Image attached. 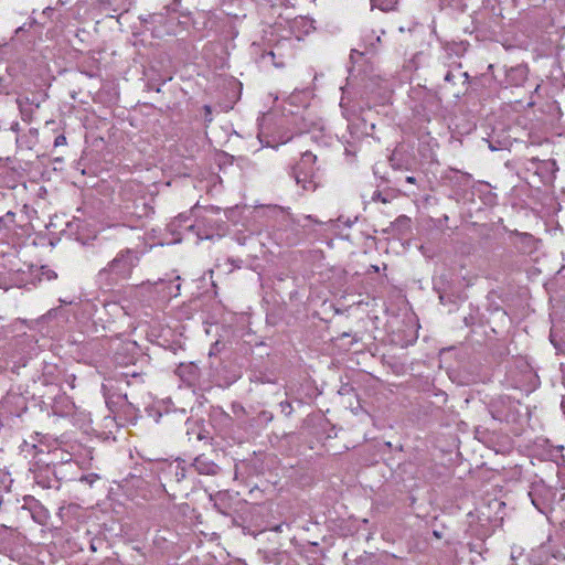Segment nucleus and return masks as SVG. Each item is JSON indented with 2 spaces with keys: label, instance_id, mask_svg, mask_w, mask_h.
I'll return each instance as SVG.
<instances>
[{
  "label": "nucleus",
  "instance_id": "nucleus-1",
  "mask_svg": "<svg viewBox=\"0 0 565 565\" xmlns=\"http://www.w3.org/2000/svg\"><path fill=\"white\" fill-rule=\"evenodd\" d=\"M140 260L136 249L125 248L110 260L97 275L98 282L104 288H111L119 281L130 278L134 268Z\"/></svg>",
  "mask_w": 565,
  "mask_h": 565
},
{
  "label": "nucleus",
  "instance_id": "nucleus-2",
  "mask_svg": "<svg viewBox=\"0 0 565 565\" xmlns=\"http://www.w3.org/2000/svg\"><path fill=\"white\" fill-rule=\"evenodd\" d=\"M316 161L317 157L306 151L302 153L300 161L292 168L295 182L305 191H315L318 186Z\"/></svg>",
  "mask_w": 565,
  "mask_h": 565
},
{
  "label": "nucleus",
  "instance_id": "nucleus-3",
  "mask_svg": "<svg viewBox=\"0 0 565 565\" xmlns=\"http://www.w3.org/2000/svg\"><path fill=\"white\" fill-rule=\"evenodd\" d=\"M143 288H148L150 291H154L158 298L162 301H168L173 297H177L180 291V284H173L171 280L158 279L154 282L142 284Z\"/></svg>",
  "mask_w": 565,
  "mask_h": 565
},
{
  "label": "nucleus",
  "instance_id": "nucleus-4",
  "mask_svg": "<svg viewBox=\"0 0 565 565\" xmlns=\"http://www.w3.org/2000/svg\"><path fill=\"white\" fill-rule=\"evenodd\" d=\"M193 467L200 475H216L218 471V466L209 460L205 456L196 457Z\"/></svg>",
  "mask_w": 565,
  "mask_h": 565
},
{
  "label": "nucleus",
  "instance_id": "nucleus-5",
  "mask_svg": "<svg viewBox=\"0 0 565 565\" xmlns=\"http://www.w3.org/2000/svg\"><path fill=\"white\" fill-rule=\"evenodd\" d=\"M397 0H371L372 8H379L382 11L393 10Z\"/></svg>",
  "mask_w": 565,
  "mask_h": 565
},
{
  "label": "nucleus",
  "instance_id": "nucleus-6",
  "mask_svg": "<svg viewBox=\"0 0 565 565\" xmlns=\"http://www.w3.org/2000/svg\"><path fill=\"white\" fill-rule=\"evenodd\" d=\"M168 473L173 475L175 477L177 482H180L185 478V470L184 468L180 467L179 465L172 466L170 465L168 468Z\"/></svg>",
  "mask_w": 565,
  "mask_h": 565
},
{
  "label": "nucleus",
  "instance_id": "nucleus-7",
  "mask_svg": "<svg viewBox=\"0 0 565 565\" xmlns=\"http://www.w3.org/2000/svg\"><path fill=\"white\" fill-rule=\"evenodd\" d=\"M521 241L525 244V247L523 248V252H531L534 248V238L530 234H521L520 235Z\"/></svg>",
  "mask_w": 565,
  "mask_h": 565
},
{
  "label": "nucleus",
  "instance_id": "nucleus-8",
  "mask_svg": "<svg viewBox=\"0 0 565 565\" xmlns=\"http://www.w3.org/2000/svg\"><path fill=\"white\" fill-rule=\"evenodd\" d=\"M280 408H281V412L286 415V416H289L292 412V406L289 402L287 401H284L279 404Z\"/></svg>",
  "mask_w": 565,
  "mask_h": 565
},
{
  "label": "nucleus",
  "instance_id": "nucleus-9",
  "mask_svg": "<svg viewBox=\"0 0 565 565\" xmlns=\"http://www.w3.org/2000/svg\"><path fill=\"white\" fill-rule=\"evenodd\" d=\"M373 201H381L382 203H387L388 200L382 195L380 191H374L372 195Z\"/></svg>",
  "mask_w": 565,
  "mask_h": 565
},
{
  "label": "nucleus",
  "instance_id": "nucleus-10",
  "mask_svg": "<svg viewBox=\"0 0 565 565\" xmlns=\"http://www.w3.org/2000/svg\"><path fill=\"white\" fill-rule=\"evenodd\" d=\"M66 145V137L64 135H58L54 140V146H65Z\"/></svg>",
  "mask_w": 565,
  "mask_h": 565
},
{
  "label": "nucleus",
  "instance_id": "nucleus-11",
  "mask_svg": "<svg viewBox=\"0 0 565 565\" xmlns=\"http://www.w3.org/2000/svg\"><path fill=\"white\" fill-rule=\"evenodd\" d=\"M408 222H409V218H408V217H406V216H399V217L396 220V223H397V224H401V225H406V224H408Z\"/></svg>",
  "mask_w": 565,
  "mask_h": 565
},
{
  "label": "nucleus",
  "instance_id": "nucleus-12",
  "mask_svg": "<svg viewBox=\"0 0 565 565\" xmlns=\"http://www.w3.org/2000/svg\"><path fill=\"white\" fill-rule=\"evenodd\" d=\"M452 78H454V75L451 72H447V74L445 75V81L446 82H452Z\"/></svg>",
  "mask_w": 565,
  "mask_h": 565
},
{
  "label": "nucleus",
  "instance_id": "nucleus-13",
  "mask_svg": "<svg viewBox=\"0 0 565 565\" xmlns=\"http://www.w3.org/2000/svg\"><path fill=\"white\" fill-rule=\"evenodd\" d=\"M183 221H185V216L180 215V216H179V217L173 222V224H175L177 222H178L179 224H181V222H183Z\"/></svg>",
  "mask_w": 565,
  "mask_h": 565
},
{
  "label": "nucleus",
  "instance_id": "nucleus-14",
  "mask_svg": "<svg viewBox=\"0 0 565 565\" xmlns=\"http://www.w3.org/2000/svg\"><path fill=\"white\" fill-rule=\"evenodd\" d=\"M406 182L407 183H415V178L414 177H407L406 178Z\"/></svg>",
  "mask_w": 565,
  "mask_h": 565
},
{
  "label": "nucleus",
  "instance_id": "nucleus-15",
  "mask_svg": "<svg viewBox=\"0 0 565 565\" xmlns=\"http://www.w3.org/2000/svg\"><path fill=\"white\" fill-rule=\"evenodd\" d=\"M561 407H562V411H563V413L565 415V398L562 401Z\"/></svg>",
  "mask_w": 565,
  "mask_h": 565
},
{
  "label": "nucleus",
  "instance_id": "nucleus-16",
  "mask_svg": "<svg viewBox=\"0 0 565 565\" xmlns=\"http://www.w3.org/2000/svg\"><path fill=\"white\" fill-rule=\"evenodd\" d=\"M23 26H19L17 30H15V33L19 34L20 32H23Z\"/></svg>",
  "mask_w": 565,
  "mask_h": 565
},
{
  "label": "nucleus",
  "instance_id": "nucleus-17",
  "mask_svg": "<svg viewBox=\"0 0 565 565\" xmlns=\"http://www.w3.org/2000/svg\"><path fill=\"white\" fill-rule=\"evenodd\" d=\"M462 177H463L465 179H467V180H470V179H471V175H470V174H468V173H463V174H462Z\"/></svg>",
  "mask_w": 565,
  "mask_h": 565
},
{
  "label": "nucleus",
  "instance_id": "nucleus-18",
  "mask_svg": "<svg viewBox=\"0 0 565 565\" xmlns=\"http://www.w3.org/2000/svg\"><path fill=\"white\" fill-rule=\"evenodd\" d=\"M204 109H205L206 114L211 113V107L210 106H205Z\"/></svg>",
  "mask_w": 565,
  "mask_h": 565
},
{
  "label": "nucleus",
  "instance_id": "nucleus-19",
  "mask_svg": "<svg viewBox=\"0 0 565 565\" xmlns=\"http://www.w3.org/2000/svg\"><path fill=\"white\" fill-rule=\"evenodd\" d=\"M439 299H440V302L444 303V301H445L444 295H439Z\"/></svg>",
  "mask_w": 565,
  "mask_h": 565
},
{
  "label": "nucleus",
  "instance_id": "nucleus-20",
  "mask_svg": "<svg viewBox=\"0 0 565 565\" xmlns=\"http://www.w3.org/2000/svg\"><path fill=\"white\" fill-rule=\"evenodd\" d=\"M49 11H52V9L50 7H46V9H44L43 13H46Z\"/></svg>",
  "mask_w": 565,
  "mask_h": 565
},
{
  "label": "nucleus",
  "instance_id": "nucleus-21",
  "mask_svg": "<svg viewBox=\"0 0 565 565\" xmlns=\"http://www.w3.org/2000/svg\"><path fill=\"white\" fill-rule=\"evenodd\" d=\"M6 216H7V217H13V216H14V214H13L12 212H9Z\"/></svg>",
  "mask_w": 565,
  "mask_h": 565
},
{
  "label": "nucleus",
  "instance_id": "nucleus-22",
  "mask_svg": "<svg viewBox=\"0 0 565 565\" xmlns=\"http://www.w3.org/2000/svg\"><path fill=\"white\" fill-rule=\"evenodd\" d=\"M434 535L438 539L440 537V534L437 531H434Z\"/></svg>",
  "mask_w": 565,
  "mask_h": 565
},
{
  "label": "nucleus",
  "instance_id": "nucleus-23",
  "mask_svg": "<svg viewBox=\"0 0 565 565\" xmlns=\"http://www.w3.org/2000/svg\"><path fill=\"white\" fill-rule=\"evenodd\" d=\"M268 55L271 56V57H275V54L271 51L268 53Z\"/></svg>",
  "mask_w": 565,
  "mask_h": 565
},
{
  "label": "nucleus",
  "instance_id": "nucleus-24",
  "mask_svg": "<svg viewBox=\"0 0 565 565\" xmlns=\"http://www.w3.org/2000/svg\"><path fill=\"white\" fill-rule=\"evenodd\" d=\"M305 170H310V164H306Z\"/></svg>",
  "mask_w": 565,
  "mask_h": 565
}]
</instances>
